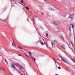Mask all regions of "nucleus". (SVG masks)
<instances>
[{
	"instance_id": "obj_20",
	"label": "nucleus",
	"mask_w": 75,
	"mask_h": 75,
	"mask_svg": "<svg viewBox=\"0 0 75 75\" xmlns=\"http://www.w3.org/2000/svg\"><path fill=\"white\" fill-rule=\"evenodd\" d=\"M18 47H19V48H20V49H21V50H23V48H22L21 47L19 46H18Z\"/></svg>"
},
{
	"instance_id": "obj_9",
	"label": "nucleus",
	"mask_w": 75,
	"mask_h": 75,
	"mask_svg": "<svg viewBox=\"0 0 75 75\" xmlns=\"http://www.w3.org/2000/svg\"><path fill=\"white\" fill-rule=\"evenodd\" d=\"M64 49H65V45L64 44H62V45L61 46Z\"/></svg>"
},
{
	"instance_id": "obj_23",
	"label": "nucleus",
	"mask_w": 75,
	"mask_h": 75,
	"mask_svg": "<svg viewBox=\"0 0 75 75\" xmlns=\"http://www.w3.org/2000/svg\"><path fill=\"white\" fill-rule=\"evenodd\" d=\"M73 68L75 69V65H74L73 66Z\"/></svg>"
},
{
	"instance_id": "obj_22",
	"label": "nucleus",
	"mask_w": 75,
	"mask_h": 75,
	"mask_svg": "<svg viewBox=\"0 0 75 75\" xmlns=\"http://www.w3.org/2000/svg\"><path fill=\"white\" fill-rule=\"evenodd\" d=\"M70 42H71V44L72 45H73V42L72 41H71Z\"/></svg>"
},
{
	"instance_id": "obj_31",
	"label": "nucleus",
	"mask_w": 75,
	"mask_h": 75,
	"mask_svg": "<svg viewBox=\"0 0 75 75\" xmlns=\"http://www.w3.org/2000/svg\"><path fill=\"white\" fill-rule=\"evenodd\" d=\"M14 65H16V67H17V64H16V63H15Z\"/></svg>"
},
{
	"instance_id": "obj_25",
	"label": "nucleus",
	"mask_w": 75,
	"mask_h": 75,
	"mask_svg": "<svg viewBox=\"0 0 75 75\" xmlns=\"http://www.w3.org/2000/svg\"><path fill=\"white\" fill-rule=\"evenodd\" d=\"M2 68V69H3V70H4V71H5V70H4V69L2 67H1Z\"/></svg>"
},
{
	"instance_id": "obj_37",
	"label": "nucleus",
	"mask_w": 75,
	"mask_h": 75,
	"mask_svg": "<svg viewBox=\"0 0 75 75\" xmlns=\"http://www.w3.org/2000/svg\"><path fill=\"white\" fill-rule=\"evenodd\" d=\"M21 75H23L22 74H21Z\"/></svg>"
},
{
	"instance_id": "obj_7",
	"label": "nucleus",
	"mask_w": 75,
	"mask_h": 75,
	"mask_svg": "<svg viewBox=\"0 0 75 75\" xmlns=\"http://www.w3.org/2000/svg\"><path fill=\"white\" fill-rule=\"evenodd\" d=\"M28 53L30 58H31V57H33L31 55V54H32V53H31V52H28Z\"/></svg>"
},
{
	"instance_id": "obj_29",
	"label": "nucleus",
	"mask_w": 75,
	"mask_h": 75,
	"mask_svg": "<svg viewBox=\"0 0 75 75\" xmlns=\"http://www.w3.org/2000/svg\"><path fill=\"white\" fill-rule=\"evenodd\" d=\"M11 1H14V0H10Z\"/></svg>"
},
{
	"instance_id": "obj_16",
	"label": "nucleus",
	"mask_w": 75,
	"mask_h": 75,
	"mask_svg": "<svg viewBox=\"0 0 75 75\" xmlns=\"http://www.w3.org/2000/svg\"><path fill=\"white\" fill-rule=\"evenodd\" d=\"M46 34V36L47 37H48V33H45Z\"/></svg>"
},
{
	"instance_id": "obj_30",
	"label": "nucleus",
	"mask_w": 75,
	"mask_h": 75,
	"mask_svg": "<svg viewBox=\"0 0 75 75\" xmlns=\"http://www.w3.org/2000/svg\"><path fill=\"white\" fill-rule=\"evenodd\" d=\"M41 14H42V15L43 16H44V13H41Z\"/></svg>"
},
{
	"instance_id": "obj_18",
	"label": "nucleus",
	"mask_w": 75,
	"mask_h": 75,
	"mask_svg": "<svg viewBox=\"0 0 75 75\" xmlns=\"http://www.w3.org/2000/svg\"><path fill=\"white\" fill-rule=\"evenodd\" d=\"M52 59H53V60L54 61H55V62H56L57 63V61L56 60H55L54 58H52Z\"/></svg>"
},
{
	"instance_id": "obj_21",
	"label": "nucleus",
	"mask_w": 75,
	"mask_h": 75,
	"mask_svg": "<svg viewBox=\"0 0 75 75\" xmlns=\"http://www.w3.org/2000/svg\"><path fill=\"white\" fill-rule=\"evenodd\" d=\"M18 69H19V70H20V69H21V68L20 67H18Z\"/></svg>"
},
{
	"instance_id": "obj_2",
	"label": "nucleus",
	"mask_w": 75,
	"mask_h": 75,
	"mask_svg": "<svg viewBox=\"0 0 75 75\" xmlns=\"http://www.w3.org/2000/svg\"><path fill=\"white\" fill-rule=\"evenodd\" d=\"M72 27L73 28H74V25L71 24L69 26V30L70 31H71V28Z\"/></svg>"
},
{
	"instance_id": "obj_8",
	"label": "nucleus",
	"mask_w": 75,
	"mask_h": 75,
	"mask_svg": "<svg viewBox=\"0 0 75 75\" xmlns=\"http://www.w3.org/2000/svg\"><path fill=\"white\" fill-rule=\"evenodd\" d=\"M30 58H32V59L33 60L35 61V60H36V59H35V58H34L32 56Z\"/></svg>"
},
{
	"instance_id": "obj_33",
	"label": "nucleus",
	"mask_w": 75,
	"mask_h": 75,
	"mask_svg": "<svg viewBox=\"0 0 75 75\" xmlns=\"http://www.w3.org/2000/svg\"><path fill=\"white\" fill-rule=\"evenodd\" d=\"M72 61H73V62L75 63V61L74 60H73Z\"/></svg>"
},
{
	"instance_id": "obj_38",
	"label": "nucleus",
	"mask_w": 75,
	"mask_h": 75,
	"mask_svg": "<svg viewBox=\"0 0 75 75\" xmlns=\"http://www.w3.org/2000/svg\"><path fill=\"white\" fill-rule=\"evenodd\" d=\"M54 75H58V74H56Z\"/></svg>"
},
{
	"instance_id": "obj_34",
	"label": "nucleus",
	"mask_w": 75,
	"mask_h": 75,
	"mask_svg": "<svg viewBox=\"0 0 75 75\" xmlns=\"http://www.w3.org/2000/svg\"><path fill=\"white\" fill-rule=\"evenodd\" d=\"M58 31H60V30H59V29H58Z\"/></svg>"
},
{
	"instance_id": "obj_40",
	"label": "nucleus",
	"mask_w": 75,
	"mask_h": 75,
	"mask_svg": "<svg viewBox=\"0 0 75 75\" xmlns=\"http://www.w3.org/2000/svg\"><path fill=\"white\" fill-rule=\"evenodd\" d=\"M26 52H27V51H26Z\"/></svg>"
},
{
	"instance_id": "obj_24",
	"label": "nucleus",
	"mask_w": 75,
	"mask_h": 75,
	"mask_svg": "<svg viewBox=\"0 0 75 75\" xmlns=\"http://www.w3.org/2000/svg\"><path fill=\"white\" fill-rule=\"evenodd\" d=\"M50 10H51V11H53L54 10V9H50Z\"/></svg>"
},
{
	"instance_id": "obj_14",
	"label": "nucleus",
	"mask_w": 75,
	"mask_h": 75,
	"mask_svg": "<svg viewBox=\"0 0 75 75\" xmlns=\"http://www.w3.org/2000/svg\"><path fill=\"white\" fill-rule=\"evenodd\" d=\"M24 55H26V57H28V58H29V57H28V56L26 54H25V53H24Z\"/></svg>"
},
{
	"instance_id": "obj_1",
	"label": "nucleus",
	"mask_w": 75,
	"mask_h": 75,
	"mask_svg": "<svg viewBox=\"0 0 75 75\" xmlns=\"http://www.w3.org/2000/svg\"><path fill=\"white\" fill-rule=\"evenodd\" d=\"M51 43L52 47L53 48H54V47H56L57 46V41L54 40L53 41V43L52 42H51Z\"/></svg>"
},
{
	"instance_id": "obj_4",
	"label": "nucleus",
	"mask_w": 75,
	"mask_h": 75,
	"mask_svg": "<svg viewBox=\"0 0 75 75\" xmlns=\"http://www.w3.org/2000/svg\"><path fill=\"white\" fill-rule=\"evenodd\" d=\"M12 41H13V43H12V45L13 46H14V47H16V43H15V42H14L13 40H12Z\"/></svg>"
},
{
	"instance_id": "obj_11",
	"label": "nucleus",
	"mask_w": 75,
	"mask_h": 75,
	"mask_svg": "<svg viewBox=\"0 0 75 75\" xmlns=\"http://www.w3.org/2000/svg\"><path fill=\"white\" fill-rule=\"evenodd\" d=\"M40 43H41V45H44V43L41 42V40H40Z\"/></svg>"
},
{
	"instance_id": "obj_32",
	"label": "nucleus",
	"mask_w": 75,
	"mask_h": 75,
	"mask_svg": "<svg viewBox=\"0 0 75 75\" xmlns=\"http://www.w3.org/2000/svg\"><path fill=\"white\" fill-rule=\"evenodd\" d=\"M21 67L23 69H24V67H23V66H21Z\"/></svg>"
},
{
	"instance_id": "obj_19",
	"label": "nucleus",
	"mask_w": 75,
	"mask_h": 75,
	"mask_svg": "<svg viewBox=\"0 0 75 75\" xmlns=\"http://www.w3.org/2000/svg\"><path fill=\"white\" fill-rule=\"evenodd\" d=\"M12 67H13V68H16V67H15V66H14V65H12Z\"/></svg>"
},
{
	"instance_id": "obj_41",
	"label": "nucleus",
	"mask_w": 75,
	"mask_h": 75,
	"mask_svg": "<svg viewBox=\"0 0 75 75\" xmlns=\"http://www.w3.org/2000/svg\"><path fill=\"white\" fill-rule=\"evenodd\" d=\"M1 55H0V56L1 57Z\"/></svg>"
},
{
	"instance_id": "obj_5",
	"label": "nucleus",
	"mask_w": 75,
	"mask_h": 75,
	"mask_svg": "<svg viewBox=\"0 0 75 75\" xmlns=\"http://www.w3.org/2000/svg\"><path fill=\"white\" fill-rule=\"evenodd\" d=\"M62 60L64 62H65V63H67V64H68V62H67V61H68V60L66 59H62Z\"/></svg>"
},
{
	"instance_id": "obj_17",
	"label": "nucleus",
	"mask_w": 75,
	"mask_h": 75,
	"mask_svg": "<svg viewBox=\"0 0 75 75\" xmlns=\"http://www.w3.org/2000/svg\"><path fill=\"white\" fill-rule=\"evenodd\" d=\"M21 2L22 3H23V4H25L23 2V0H21Z\"/></svg>"
},
{
	"instance_id": "obj_27",
	"label": "nucleus",
	"mask_w": 75,
	"mask_h": 75,
	"mask_svg": "<svg viewBox=\"0 0 75 75\" xmlns=\"http://www.w3.org/2000/svg\"><path fill=\"white\" fill-rule=\"evenodd\" d=\"M58 56H59V57H61V55H60V54H59Z\"/></svg>"
},
{
	"instance_id": "obj_10",
	"label": "nucleus",
	"mask_w": 75,
	"mask_h": 75,
	"mask_svg": "<svg viewBox=\"0 0 75 75\" xmlns=\"http://www.w3.org/2000/svg\"><path fill=\"white\" fill-rule=\"evenodd\" d=\"M0 20H1V21L2 22H6V21H7V20H1L0 19Z\"/></svg>"
},
{
	"instance_id": "obj_28",
	"label": "nucleus",
	"mask_w": 75,
	"mask_h": 75,
	"mask_svg": "<svg viewBox=\"0 0 75 75\" xmlns=\"http://www.w3.org/2000/svg\"><path fill=\"white\" fill-rule=\"evenodd\" d=\"M58 69H61V67H58Z\"/></svg>"
},
{
	"instance_id": "obj_36",
	"label": "nucleus",
	"mask_w": 75,
	"mask_h": 75,
	"mask_svg": "<svg viewBox=\"0 0 75 75\" xmlns=\"http://www.w3.org/2000/svg\"><path fill=\"white\" fill-rule=\"evenodd\" d=\"M0 69H1V68L0 67V71H1V70H0Z\"/></svg>"
},
{
	"instance_id": "obj_6",
	"label": "nucleus",
	"mask_w": 75,
	"mask_h": 75,
	"mask_svg": "<svg viewBox=\"0 0 75 75\" xmlns=\"http://www.w3.org/2000/svg\"><path fill=\"white\" fill-rule=\"evenodd\" d=\"M55 26V25H57L58 24H57V23L56 22H53L52 23Z\"/></svg>"
},
{
	"instance_id": "obj_39",
	"label": "nucleus",
	"mask_w": 75,
	"mask_h": 75,
	"mask_svg": "<svg viewBox=\"0 0 75 75\" xmlns=\"http://www.w3.org/2000/svg\"><path fill=\"white\" fill-rule=\"evenodd\" d=\"M43 40L44 41V39H43Z\"/></svg>"
},
{
	"instance_id": "obj_26",
	"label": "nucleus",
	"mask_w": 75,
	"mask_h": 75,
	"mask_svg": "<svg viewBox=\"0 0 75 75\" xmlns=\"http://www.w3.org/2000/svg\"><path fill=\"white\" fill-rule=\"evenodd\" d=\"M34 19H35V18H33V20L34 22V21H35Z\"/></svg>"
},
{
	"instance_id": "obj_3",
	"label": "nucleus",
	"mask_w": 75,
	"mask_h": 75,
	"mask_svg": "<svg viewBox=\"0 0 75 75\" xmlns=\"http://www.w3.org/2000/svg\"><path fill=\"white\" fill-rule=\"evenodd\" d=\"M74 15H71V14H70L69 15V17L68 18H71V20H73L74 18Z\"/></svg>"
},
{
	"instance_id": "obj_35",
	"label": "nucleus",
	"mask_w": 75,
	"mask_h": 75,
	"mask_svg": "<svg viewBox=\"0 0 75 75\" xmlns=\"http://www.w3.org/2000/svg\"><path fill=\"white\" fill-rule=\"evenodd\" d=\"M18 55V56H21V54H19Z\"/></svg>"
},
{
	"instance_id": "obj_13",
	"label": "nucleus",
	"mask_w": 75,
	"mask_h": 75,
	"mask_svg": "<svg viewBox=\"0 0 75 75\" xmlns=\"http://www.w3.org/2000/svg\"><path fill=\"white\" fill-rule=\"evenodd\" d=\"M25 8L26 9V10H29V8H28L27 6H26L25 7Z\"/></svg>"
},
{
	"instance_id": "obj_12",
	"label": "nucleus",
	"mask_w": 75,
	"mask_h": 75,
	"mask_svg": "<svg viewBox=\"0 0 75 75\" xmlns=\"http://www.w3.org/2000/svg\"><path fill=\"white\" fill-rule=\"evenodd\" d=\"M44 44H45V45H46L47 46V47H48V44L47 43V42H44Z\"/></svg>"
},
{
	"instance_id": "obj_15",
	"label": "nucleus",
	"mask_w": 75,
	"mask_h": 75,
	"mask_svg": "<svg viewBox=\"0 0 75 75\" xmlns=\"http://www.w3.org/2000/svg\"><path fill=\"white\" fill-rule=\"evenodd\" d=\"M4 60L7 63V64H8V62L6 61V59H4Z\"/></svg>"
}]
</instances>
